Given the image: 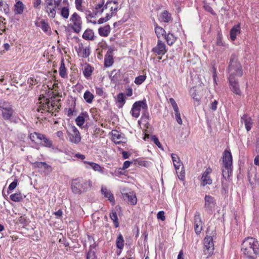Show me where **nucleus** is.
<instances>
[{
    "mask_svg": "<svg viewBox=\"0 0 259 259\" xmlns=\"http://www.w3.org/2000/svg\"><path fill=\"white\" fill-rule=\"evenodd\" d=\"M87 259H96L94 251L91 250H89L87 255Z\"/></svg>",
    "mask_w": 259,
    "mask_h": 259,
    "instance_id": "53",
    "label": "nucleus"
},
{
    "mask_svg": "<svg viewBox=\"0 0 259 259\" xmlns=\"http://www.w3.org/2000/svg\"><path fill=\"white\" fill-rule=\"evenodd\" d=\"M232 157L230 152L225 150L223 154L222 176L225 179L229 178L232 173Z\"/></svg>",
    "mask_w": 259,
    "mask_h": 259,
    "instance_id": "4",
    "label": "nucleus"
},
{
    "mask_svg": "<svg viewBox=\"0 0 259 259\" xmlns=\"http://www.w3.org/2000/svg\"><path fill=\"white\" fill-rule=\"evenodd\" d=\"M113 50L112 49H110L107 52V53L105 56L104 59V66L106 67H110L111 66L113 62Z\"/></svg>",
    "mask_w": 259,
    "mask_h": 259,
    "instance_id": "15",
    "label": "nucleus"
},
{
    "mask_svg": "<svg viewBox=\"0 0 259 259\" xmlns=\"http://www.w3.org/2000/svg\"><path fill=\"white\" fill-rule=\"evenodd\" d=\"M110 218L113 221L114 223V225L116 228L118 227L119 226V223L118 222V218L117 213L114 210H112L111 212L110 213Z\"/></svg>",
    "mask_w": 259,
    "mask_h": 259,
    "instance_id": "36",
    "label": "nucleus"
},
{
    "mask_svg": "<svg viewBox=\"0 0 259 259\" xmlns=\"http://www.w3.org/2000/svg\"><path fill=\"white\" fill-rule=\"evenodd\" d=\"M84 163H87L95 171H100L102 170L101 167L100 165H99L97 163L92 162H88L86 161H84L83 162Z\"/></svg>",
    "mask_w": 259,
    "mask_h": 259,
    "instance_id": "39",
    "label": "nucleus"
},
{
    "mask_svg": "<svg viewBox=\"0 0 259 259\" xmlns=\"http://www.w3.org/2000/svg\"><path fill=\"white\" fill-rule=\"evenodd\" d=\"M71 28L76 33H79L82 27V20L81 17L76 13H74L70 18Z\"/></svg>",
    "mask_w": 259,
    "mask_h": 259,
    "instance_id": "6",
    "label": "nucleus"
},
{
    "mask_svg": "<svg viewBox=\"0 0 259 259\" xmlns=\"http://www.w3.org/2000/svg\"><path fill=\"white\" fill-rule=\"evenodd\" d=\"M160 18L163 22L168 23L171 20V15L168 11L165 10L161 14Z\"/></svg>",
    "mask_w": 259,
    "mask_h": 259,
    "instance_id": "30",
    "label": "nucleus"
},
{
    "mask_svg": "<svg viewBox=\"0 0 259 259\" xmlns=\"http://www.w3.org/2000/svg\"><path fill=\"white\" fill-rule=\"evenodd\" d=\"M17 184H18V180L17 179H15L14 181L11 183L9 187H8V193H10V192L9 191H11L12 190H13L14 189H15V188L16 187V186H17Z\"/></svg>",
    "mask_w": 259,
    "mask_h": 259,
    "instance_id": "47",
    "label": "nucleus"
},
{
    "mask_svg": "<svg viewBox=\"0 0 259 259\" xmlns=\"http://www.w3.org/2000/svg\"><path fill=\"white\" fill-rule=\"evenodd\" d=\"M62 3L64 5V6L59 9L60 10V14L64 19H67L68 18L69 16L68 1L63 0Z\"/></svg>",
    "mask_w": 259,
    "mask_h": 259,
    "instance_id": "14",
    "label": "nucleus"
},
{
    "mask_svg": "<svg viewBox=\"0 0 259 259\" xmlns=\"http://www.w3.org/2000/svg\"><path fill=\"white\" fill-rule=\"evenodd\" d=\"M36 24L46 33H49L51 31L49 23L44 20H42L39 23H36Z\"/></svg>",
    "mask_w": 259,
    "mask_h": 259,
    "instance_id": "25",
    "label": "nucleus"
},
{
    "mask_svg": "<svg viewBox=\"0 0 259 259\" xmlns=\"http://www.w3.org/2000/svg\"><path fill=\"white\" fill-rule=\"evenodd\" d=\"M45 11L51 18H54L56 14V8L55 6H45Z\"/></svg>",
    "mask_w": 259,
    "mask_h": 259,
    "instance_id": "26",
    "label": "nucleus"
},
{
    "mask_svg": "<svg viewBox=\"0 0 259 259\" xmlns=\"http://www.w3.org/2000/svg\"><path fill=\"white\" fill-rule=\"evenodd\" d=\"M141 109L143 110H147L148 106L145 100L137 101L133 104L131 111L132 112V115L135 117H138Z\"/></svg>",
    "mask_w": 259,
    "mask_h": 259,
    "instance_id": "8",
    "label": "nucleus"
},
{
    "mask_svg": "<svg viewBox=\"0 0 259 259\" xmlns=\"http://www.w3.org/2000/svg\"><path fill=\"white\" fill-rule=\"evenodd\" d=\"M240 33V24L234 26L230 30V35L231 39L234 41L236 36Z\"/></svg>",
    "mask_w": 259,
    "mask_h": 259,
    "instance_id": "24",
    "label": "nucleus"
},
{
    "mask_svg": "<svg viewBox=\"0 0 259 259\" xmlns=\"http://www.w3.org/2000/svg\"><path fill=\"white\" fill-rule=\"evenodd\" d=\"M241 251L246 259H255L259 254L258 241L252 237L245 238L242 244Z\"/></svg>",
    "mask_w": 259,
    "mask_h": 259,
    "instance_id": "1",
    "label": "nucleus"
},
{
    "mask_svg": "<svg viewBox=\"0 0 259 259\" xmlns=\"http://www.w3.org/2000/svg\"><path fill=\"white\" fill-rule=\"evenodd\" d=\"M2 109L3 117L5 120H9L12 117L14 111L12 107L7 106L0 101V110Z\"/></svg>",
    "mask_w": 259,
    "mask_h": 259,
    "instance_id": "10",
    "label": "nucleus"
},
{
    "mask_svg": "<svg viewBox=\"0 0 259 259\" xmlns=\"http://www.w3.org/2000/svg\"><path fill=\"white\" fill-rule=\"evenodd\" d=\"M121 136L120 134L117 131L112 132V140L116 143H119L121 142Z\"/></svg>",
    "mask_w": 259,
    "mask_h": 259,
    "instance_id": "33",
    "label": "nucleus"
},
{
    "mask_svg": "<svg viewBox=\"0 0 259 259\" xmlns=\"http://www.w3.org/2000/svg\"><path fill=\"white\" fill-rule=\"evenodd\" d=\"M93 71V68L90 65H87L84 67L83 73L85 77H88L91 75Z\"/></svg>",
    "mask_w": 259,
    "mask_h": 259,
    "instance_id": "38",
    "label": "nucleus"
},
{
    "mask_svg": "<svg viewBox=\"0 0 259 259\" xmlns=\"http://www.w3.org/2000/svg\"><path fill=\"white\" fill-rule=\"evenodd\" d=\"M96 93L100 96H102L103 95L104 91L102 88L100 87H96Z\"/></svg>",
    "mask_w": 259,
    "mask_h": 259,
    "instance_id": "55",
    "label": "nucleus"
},
{
    "mask_svg": "<svg viewBox=\"0 0 259 259\" xmlns=\"http://www.w3.org/2000/svg\"><path fill=\"white\" fill-rule=\"evenodd\" d=\"M117 101L118 103L121 104V105H120V107L123 104L125 100L124 96L123 93H120L118 94L117 98Z\"/></svg>",
    "mask_w": 259,
    "mask_h": 259,
    "instance_id": "50",
    "label": "nucleus"
},
{
    "mask_svg": "<svg viewBox=\"0 0 259 259\" xmlns=\"http://www.w3.org/2000/svg\"><path fill=\"white\" fill-rule=\"evenodd\" d=\"M45 102L46 103V105H48V108L47 109L48 111L50 110H53V107L54 106V103H51L49 100L48 99H46L45 100Z\"/></svg>",
    "mask_w": 259,
    "mask_h": 259,
    "instance_id": "57",
    "label": "nucleus"
},
{
    "mask_svg": "<svg viewBox=\"0 0 259 259\" xmlns=\"http://www.w3.org/2000/svg\"><path fill=\"white\" fill-rule=\"evenodd\" d=\"M171 156L174 163V165L175 167L177 173L178 174V170H179L180 168L183 166V164L181 162L180 158L177 154H172Z\"/></svg>",
    "mask_w": 259,
    "mask_h": 259,
    "instance_id": "21",
    "label": "nucleus"
},
{
    "mask_svg": "<svg viewBox=\"0 0 259 259\" xmlns=\"http://www.w3.org/2000/svg\"><path fill=\"white\" fill-rule=\"evenodd\" d=\"M121 194L123 199L125 200H126L127 201H130V194L128 189H122Z\"/></svg>",
    "mask_w": 259,
    "mask_h": 259,
    "instance_id": "43",
    "label": "nucleus"
},
{
    "mask_svg": "<svg viewBox=\"0 0 259 259\" xmlns=\"http://www.w3.org/2000/svg\"><path fill=\"white\" fill-rule=\"evenodd\" d=\"M137 203V198L135 192H131V204L135 205Z\"/></svg>",
    "mask_w": 259,
    "mask_h": 259,
    "instance_id": "44",
    "label": "nucleus"
},
{
    "mask_svg": "<svg viewBox=\"0 0 259 259\" xmlns=\"http://www.w3.org/2000/svg\"><path fill=\"white\" fill-rule=\"evenodd\" d=\"M59 74L62 78H66L67 77L66 69L63 59L61 60V63L59 68Z\"/></svg>",
    "mask_w": 259,
    "mask_h": 259,
    "instance_id": "32",
    "label": "nucleus"
},
{
    "mask_svg": "<svg viewBox=\"0 0 259 259\" xmlns=\"http://www.w3.org/2000/svg\"><path fill=\"white\" fill-rule=\"evenodd\" d=\"M48 108V105H46V103L42 104V105H40L39 108L37 109L38 112H42V110H47Z\"/></svg>",
    "mask_w": 259,
    "mask_h": 259,
    "instance_id": "56",
    "label": "nucleus"
},
{
    "mask_svg": "<svg viewBox=\"0 0 259 259\" xmlns=\"http://www.w3.org/2000/svg\"><path fill=\"white\" fill-rule=\"evenodd\" d=\"M154 25L155 32L156 34L157 37L160 38L161 36H164L166 34L165 30L161 27L158 26L156 23H155Z\"/></svg>",
    "mask_w": 259,
    "mask_h": 259,
    "instance_id": "28",
    "label": "nucleus"
},
{
    "mask_svg": "<svg viewBox=\"0 0 259 259\" xmlns=\"http://www.w3.org/2000/svg\"><path fill=\"white\" fill-rule=\"evenodd\" d=\"M202 225H198L197 224H194L195 232L197 234H199L201 232V231L202 230Z\"/></svg>",
    "mask_w": 259,
    "mask_h": 259,
    "instance_id": "52",
    "label": "nucleus"
},
{
    "mask_svg": "<svg viewBox=\"0 0 259 259\" xmlns=\"http://www.w3.org/2000/svg\"><path fill=\"white\" fill-rule=\"evenodd\" d=\"M211 169L209 167L203 172L201 177V185L204 186L206 185H210L212 183V180L209 176V175L211 172Z\"/></svg>",
    "mask_w": 259,
    "mask_h": 259,
    "instance_id": "12",
    "label": "nucleus"
},
{
    "mask_svg": "<svg viewBox=\"0 0 259 259\" xmlns=\"http://www.w3.org/2000/svg\"><path fill=\"white\" fill-rule=\"evenodd\" d=\"M203 8L205 11L209 12L212 15H213V16L216 15V13L213 11L212 8L208 4H207L206 3H204Z\"/></svg>",
    "mask_w": 259,
    "mask_h": 259,
    "instance_id": "48",
    "label": "nucleus"
},
{
    "mask_svg": "<svg viewBox=\"0 0 259 259\" xmlns=\"http://www.w3.org/2000/svg\"><path fill=\"white\" fill-rule=\"evenodd\" d=\"M241 122L244 123L245 128L247 131L251 130L252 127V121L250 117L246 114H244L241 117Z\"/></svg>",
    "mask_w": 259,
    "mask_h": 259,
    "instance_id": "17",
    "label": "nucleus"
},
{
    "mask_svg": "<svg viewBox=\"0 0 259 259\" xmlns=\"http://www.w3.org/2000/svg\"><path fill=\"white\" fill-rule=\"evenodd\" d=\"M82 37L86 40H94V32L92 29H87L84 32Z\"/></svg>",
    "mask_w": 259,
    "mask_h": 259,
    "instance_id": "29",
    "label": "nucleus"
},
{
    "mask_svg": "<svg viewBox=\"0 0 259 259\" xmlns=\"http://www.w3.org/2000/svg\"><path fill=\"white\" fill-rule=\"evenodd\" d=\"M130 166V161L126 160L125 161L122 168H119L117 171H116V175L117 176H120L121 175H124L127 176L128 178V172L125 171V169L128 168Z\"/></svg>",
    "mask_w": 259,
    "mask_h": 259,
    "instance_id": "20",
    "label": "nucleus"
},
{
    "mask_svg": "<svg viewBox=\"0 0 259 259\" xmlns=\"http://www.w3.org/2000/svg\"><path fill=\"white\" fill-rule=\"evenodd\" d=\"M105 0H96L94 4V14L95 15L105 14L109 19L111 18L114 13L117 10L115 4L111 2L105 5Z\"/></svg>",
    "mask_w": 259,
    "mask_h": 259,
    "instance_id": "2",
    "label": "nucleus"
},
{
    "mask_svg": "<svg viewBox=\"0 0 259 259\" xmlns=\"http://www.w3.org/2000/svg\"><path fill=\"white\" fill-rule=\"evenodd\" d=\"M117 71L115 70L112 71L110 73L109 75V77L110 78L112 81H113L114 82L116 81V80H117Z\"/></svg>",
    "mask_w": 259,
    "mask_h": 259,
    "instance_id": "49",
    "label": "nucleus"
},
{
    "mask_svg": "<svg viewBox=\"0 0 259 259\" xmlns=\"http://www.w3.org/2000/svg\"><path fill=\"white\" fill-rule=\"evenodd\" d=\"M152 51L157 55H164L166 52L165 45L160 40H158L157 46L153 48Z\"/></svg>",
    "mask_w": 259,
    "mask_h": 259,
    "instance_id": "13",
    "label": "nucleus"
},
{
    "mask_svg": "<svg viewBox=\"0 0 259 259\" xmlns=\"http://www.w3.org/2000/svg\"><path fill=\"white\" fill-rule=\"evenodd\" d=\"M10 199L14 202H20L23 200V195L21 193H16L10 195Z\"/></svg>",
    "mask_w": 259,
    "mask_h": 259,
    "instance_id": "34",
    "label": "nucleus"
},
{
    "mask_svg": "<svg viewBox=\"0 0 259 259\" xmlns=\"http://www.w3.org/2000/svg\"><path fill=\"white\" fill-rule=\"evenodd\" d=\"M109 19L106 16L105 17L100 18L98 21V23L99 24H102L107 21Z\"/></svg>",
    "mask_w": 259,
    "mask_h": 259,
    "instance_id": "63",
    "label": "nucleus"
},
{
    "mask_svg": "<svg viewBox=\"0 0 259 259\" xmlns=\"http://www.w3.org/2000/svg\"><path fill=\"white\" fill-rule=\"evenodd\" d=\"M67 134L69 140L71 143L77 144L80 142V135L75 126H72L70 131H67Z\"/></svg>",
    "mask_w": 259,
    "mask_h": 259,
    "instance_id": "9",
    "label": "nucleus"
},
{
    "mask_svg": "<svg viewBox=\"0 0 259 259\" xmlns=\"http://www.w3.org/2000/svg\"><path fill=\"white\" fill-rule=\"evenodd\" d=\"M134 164L135 165H139L144 166L145 167H149L150 166L151 162L146 160H143V159L141 158H139L136 159H134L133 161H131V164Z\"/></svg>",
    "mask_w": 259,
    "mask_h": 259,
    "instance_id": "18",
    "label": "nucleus"
},
{
    "mask_svg": "<svg viewBox=\"0 0 259 259\" xmlns=\"http://www.w3.org/2000/svg\"><path fill=\"white\" fill-rule=\"evenodd\" d=\"M228 69L230 74L229 76H233L235 77V75L238 76L242 75V66L238 61L237 56L235 54H232L231 56Z\"/></svg>",
    "mask_w": 259,
    "mask_h": 259,
    "instance_id": "5",
    "label": "nucleus"
},
{
    "mask_svg": "<svg viewBox=\"0 0 259 259\" xmlns=\"http://www.w3.org/2000/svg\"><path fill=\"white\" fill-rule=\"evenodd\" d=\"M110 27L109 25H106L101 27L98 29V32L100 35L104 37L107 36L110 33Z\"/></svg>",
    "mask_w": 259,
    "mask_h": 259,
    "instance_id": "27",
    "label": "nucleus"
},
{
    "mask_svg": "<svg viewBox=\"0 0 259 259\" xmlns=\"http://www.w3.org/2000/svg\"><path fill=\"white\" fill-rule=\"evenodd\" d=\"M194 223L198 225H202L200 214L199 212H196L195 214Z\"/></svg>",
    "mask_w": 259,
    "mask_h": 259,
    "instance_id": "42",
    "label": "nucleus"
},
{
    "mask_svg": "<svg viewBox=\"0 0 259 259\" xmlns=\"http://www.w3.org/2000/svg\"><path fill=\"white\" fill-rule=\"evenodd\" d=\"M41 138H43V135L36 132L31 133L29 135L30 139L36 144L41 143Z\"/></svg>",
    "mask_w": 259,
    "mask_h": 259,
    "instance_id": "23",
    "label": "nucleus"
},
{
    "mask_svg": "<svg viewBox=\"0 0 259 259\" xmlns=\"http://www.w3.org/2000/svg\"><path fill=\"white\" fill-rule=\"evenodd\" d=\"M92 186V182L89 180L77 179L72 182L71 188L74 193H81L89 190Z\"/></svg>",
    "mask_w": 259,
    "mask_h": 259,
    "instance_id": "3",
    "label": "nucleus"
},
{
    "mask_svg": "<svg viewBox=\"0 0 259 259\" xmlns=\"http://www.w3.org/2000/svg\"><path fill=\"white\" fill-rule=\"evenodd\" d=\"M217 45L218 46H224L222 37L220 35H218L217 36Z\"/></svg>",
    "mask_w": 259,
    "mask_h": 259,
    "instance_id": "64",
    "label": "nucleus"
},
{
    "mask_svg": "<svg viewBox=\"0 0 259 259\" xmlns=\"http://www.w3.org/2000/svg\"><path fill=\"white\" fill-rule=\"evenodd\" d=\"M101 192L104 197L108 198L110 202L112 203V204H114L115 200L114 196L109 190H108L106 188L102 187Z\"/></svg>",
    "mask_w": 259,
    "mask_h": 259,
    "instance_id": "22",
    "label": "nucleus"
},
{
    "mask_svg": "<svg viewBox=\"0 0 259 259\" xmlns=\"http://www.w3.org/2000/svg\"><path fill=\"white\" fill-rule=\"evenodd\" d=\"M44 162H35L33 163V167L35 168H42L44 166Z\"/></svg>",
    "mask_w": 259,
    "mask_h": 259,
    "instance_id": "58",
    "label": "nucleus"
},
{
    "mask_svg": "<svg viewBox=\"0 0 259 259\" xmlns=\"http://www.w3.org/2000/svg\"><path fill=\"white\" fill-rule=\"evenodd\" d=\"M229 81L231 86V90L235 94L241 95V92L239 89L238 82L236 80L235 77L233 76H229Z\"/></svg>",
    "mask_w": 259,
    "mask_h": 259,
    "instance_id": "11",
    "label": "nucleus"
},
{
    "mask_svg": "<svg viewBox=\"0 0 259 259\" xmlns=\"http://www.w3.org/2000/svg\"><path fill=\"white\" fill-rule=\"evenodd\" d=\"M217 104L218 101L217 100H214L211 104L210 106V108L213 110L215 111L217 108Z\"/></svg>",
    "mask_w": 259,
    "mask_h": 259,
    "instance_id": "62",
    "label": "nucleus"
},
{
    "mask_svg": "<svg viewBox=\"0 0 259 259\" xmlns=\"http://www.w3.org/2000/svg\"><path fill=\"white\" fill-rule=\"evenodd\" d=\"M157 218L158 219L161 220L163 221L165 220V217L164 215V212L163 211H160L158 212L157 214Z\"/></svg>",
    "mask_w": 259,
    "mask_h": 259,
    "instance_id": "54",
    "label": "nucleus"
},
{
    "mask_svg": "<svg viewBox=\"0 0 259 259\" xmlns=\"http://www.w3.org/2000/svg\"><path fill=\"white\" fill-rule=\"evenodd\" d=\"M41 144L46 147H50L52 146V142L49 140L45 136L43 135V138H41Z\"/></svg>",
    "mask_w": 259,
    "mask_h": 259,
    "instance_id": "40",
    "label": "nucleus"
},
{
    "mask_svg": "<svg viewBox=\"0 0 259 259\" xmlns=\"http://www.w3.org/2000/svg\"><path fill=\"white\" fill-rule=\"evenodd\" d=\"M79 56L82 58H88L90 54L89 47H84L82 44L80 45L77 51Z\"/></svg>",
    "mask_w": 259,
    "mask_h": 259,
    "instance_id": "16",
    "label": "nucleus"
},
{
    "mask_svg": "<svg viewBox=\"0 0 259 259\" xmlns=\"http://www.w3.org/2000/svg\"><path fill=\"white\" fill-rule=\"evenodd\" d=\"M204 207L207 209H211L215 205L214 198L210 195H205V196Z\"/></svg>",
    "mask_w": 259,
    "mask_h": 259,
    "instance_id": "19",
    "label": "nucleus"
},
{
    "mask_svg": "<svg viewBox=\"0 0 259 259\" xmlns=\"http://www.w3.org/2000/svg\"><path fill=\"white\" fill-rule=\"evenodd\" d=\"M116 244L118 248H122L123 246V239L121 235H119V236L117 237Z\"/></svg>",
    "mask_w": 259,
    "mask_h": 259,
    "instance_id": "41",
    "label": "nucleus"
},
{
    "mask_svg": "<svg viewBox=\"0 0 259 259\" xmlns=\"http://www.w3.org/2000/svg\"><path fill=\"white\" fill-rule=\"evenodd\" d=\"M175 114L176 119L177 122L179 124H182V120L181 117L180 112L175 113Z\"/></svg>",
    "mask_w": 259,
    "mask_h": 259,
    "instance_id": "59",
    "label": "nucleus"
},
{
    "mask_svg": "<svg viewBox=\"0 0 259 259\" xmlns=\"http://www.w3.org/2000/svg\"><path fill=\"white\" fill-rule=\"evenodd\" d=\"M82 0H75L76 8L78 10H80L81 7Z\"/></svg>",
    "mask_w": 259,
    "mask_h": 259,
    "instance_id": "61",
    "label": "nucleus"
},
{
    "mask_svg": "<svg viewBox=\"0 0 259 259\" xmlns=\"http://www.w3.org/2000/svg\"><path fill=\"white\" fill-rule=\"evenodd\" d=\"M164 37L168 45H172L176 40V37L173 34L170 33H168L167 34H165Z\"/></svg>",
    "mask_w": 259,
    "mask_h": 259,
    "instance_id": "31",
    "label": "nucleus"
},
{
    "mask_svg": "<svg viewBox=\"0 0 259 259\" xmlns=\"http://www.w3.org/2000/svg\"><path fill=\"white\" fill-rule=\"evenodd\" d=\"M204 252L206 257L211 256L214 250V244L212 236L207 235L204 239Z\"/></svg>",
    "mask_w": 259,
    "mask_h": 259,
    "instance_id": "7",
    "label": "nucleus"
},
{
    "mask_svg": "<svg viewBox=\"0 0 259 259\" xmlns=\"http://www.w3.org/2000/svg\"><path fill=\"white\" fill-rule=\"evenodd\" d=\"M36 83V80L35 78L33 77H30L28 80V83L29 84L30 86H32L35 84Z\"/></svg>",
    "mask_w": 259,
    "mask_h": 259,
    "instance_id": "60",
    "label": "nucleus"
},
{
    "mask_svg": "<svg viewBox=\"0 0 259 259\" xmlns=\"http://www.w3.org/2000/svg\"><path fill=\"white\" fill-rule=\"evenodd\" d=\"M94 96L90 91H87L83 95V98L88 103H91L93 100Z\"/></svg>",
    "mask_w": 259,
    "mask_h": 259,
    "instance_id": "35",
    "label": "nucleus"
},
{
    "mask_svg": "<svg viewBox=\"0 0 259 259\" xmlns=\"http://www.w3.org/2000/svg\"><path fill=\"white\" fill-rule=\"evenodd\" d=\"M76 123L77 125L81 126L84 123V118L82 116H78L75 119Z\"/></svg>",
    "mask_w": 259,
    "mask_h": 259,
    "instance_id": "45",
    "label": "nucleus"
},
{
    "mask_svg": "<svg viewBox=\"0 0 259 259\" xmlns=\"http://www.w3.org/2000/svg\"><path fill=\"white\" fill-rule=\"evenodd\" d=\"M146 79L145 75H140L135 78V82L137 84H141Z\"/></svg>",
    "mask_w": 259,
    "mask_h": 259,
    "instance_id": "46",
    "label": "nucleus"
},
{
    "mask_svg": "<svg viewBox=\"0 0 259 259\" xmlns=\"http://www.w3.org/2000/svg\"><path fill=\"white\" fill-rule=\"evenodd\" d=\"M151 141H152L158 148H162V146L156 136L153 135L151 136Z\"/></svg>",
    "mask_w": 259,
    "mask_h": 259,
    "instance_id": "51",
    "label": "nucleus"
},
{
    "mask_svg": "<svg viewBox=\"0 0 259 259\" xmlns=\"http://www.w3.org/2000/svg\"><path fill=\"white\" fill-rule=\"evenodd\" d=\"M15 8L17 14H20L22 13L23 11L24 7L23 4L21 2L19 1L17 3H16V4L15 5Z\"/></svg>",
    "mask_w": 259,
    "mask_h": 259,
    "instance_id": "37",
    "label": "nucleus"
}]
</instances>
